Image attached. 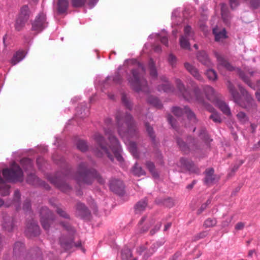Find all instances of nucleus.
<instances>
[{
    "mask_svg": "<svg viewBox=\"0 0 260 260\" xmlns=\"http://www.w3.org/2000/svg\"><path fill=\"white\" fill-rule=\"evenodd\" d=\"M161 81L162 83L158 85L157 87L158 91H162L166 92H170L173 91V87L166 77H162Z\"/></svg>",
    "mask_w": 260,
    "mask_h": 260,
    "instance_id": "nucleus-23",
    "label": "nucleus"
},
{
    "mask_svg": "<svg viewBox=\"0 0 260 260\" xmlns=\"http://www.w3.org/2000/svg\"><path fill=\"white\" fill-rule=\"evenodd\" d=\"M4 178L11 182H21L23 179V173L21 168L15 162H13L10 169L3 170Z\"/></svg>",
    "mask_w": 260,
    "mask_h": 260,
    "instance_id": "nucleus-7",
    "label": "nucleus"
},
{
    "mask_svg": "<svg viewBox=\"0 0 260 260\" xmlns=\"http://www.w3.org/2000/svg\"><path fill=\"white\" fill-rule=\"evenodd\" d=\"M59 242L60 246L65 250H70L74 247H79L81 246V242H78L76 243L73 242L72 235L68 236H62L59 239Z\"/></svg>",
    "mask_w": 260,
    "mask_h": 260,
    "instance_id": "nucleus-12",
    "label": "nucleus"
},
{
    "mask_svg": "<svg viewBox=\"0 0 260 260\" xmlns=\"http://www.w3.org/2000/svg\"><path fill=\"white\" fill-rule=\"evenodd\" d=\"M60 224L62 226V227L64 228L67 231H70L72 233L74 232V230L68 224L64 223L63 222H61Z\"/></svg>",
    "mask_w": 260,
    "mask_h": 260,
    "instance_id": "nucleus-63",
    "label": "nucleus"
},
{
    "mask_svg": "<svg viewBox=\"0 0 260 260\" xmlns=\"http://www.w3.org/2000/svg\"><path fill=\"white\" fill-rule=\"evenodd\" d=\"M133 174L137 176H140L145 174V171L140 166H138L137 164H136L133 169Z\"/></svg>",
    "mask_w": 260,
    "mask_h": 260,
    "instance_id": "nucleus-43",
    "label": "nucleus"
},
{
    "mask_svg": "<svg viewBox=\"0 0 260 260\" xmlns=\"http://www.w3.org/2000/svg\"><path fill=\"white\" fill-rule=\"evenodd\" d=\"M206 98L213 102H215L217 99V93L213 87L209 85H205L203 88Z\"/></svg>",
    "mask_w": 260,
    "mask_h": 260,
    "instance_id": "nucleus-22",
    "label": "nucleus"
},
{
    "mask_svg": "<svg viewBox=\"0 0 260 260\" xmlns=\"http://www.w3.org/2000/svg\"><path fill=\"white\" fill-rule=\"evenodd\" d=\"M227 86L234 101L240 106L248 110L253 109L255 107L253 98L241 85H238V87L242 95L244 96V100L241 99L239 93L235 89L234 85L231 82H228Z\"/></svg>",
    "mask_w": 260,
    "mask_h": 260,
    "instance_id": "nucleus-4",
    "label": "nucleus"
},
{
    "mask_svg": "<svg viewBox=\"0 0 260 260\" xmlns=\"http://www.w3.org/2000/svg\"><path fill=\"white\" fill-rule=\"evenodd\" d=\"M156 246L155 244H153L152 246L148 250H146V248L144 246H140L137 249V252L139 254L141 255L144 253V260H146L148 257L151 255L155 251Z\"/></svg>",
    "mask_w": 260,
    "mask_h": 260,
    "instance_id": "nucleus-21",
    "label": "nucleus"
},
{
    "mask_svg": "<svg viewBox=\"0 0 260 260\" xmlns=\"http://www.w3.org/2000/svg\"><path fill=\"white\" fill-rule=\"evenodd\" d=\"M180 164L181 167L188 170L190 172H193L195 171V167L193 162L191 160L182 158L180 159Z\"/></svg>",
    "mask_w": 260,
    "mask_h": 260,
    "instance_id": "nucleus-30",
    "label": "nucleus"
},
{
    "mask_svg": "<svg viewBox=\"0 0 260 260\" xmlns=\"http://www.w3.org/2000/svg\"><path fill=\"white\" fill-rule=\"evenodd\" d=\"M40 216L42 226L45 230H48L50 225L55 220L54 215L47 207H43L40 210Z\"/></svg>",
    "mask_w": 260,
    "mask_h": 260,
    "instance_id": "nucleus-10",
    "label": "nucleus"
},
{
    "mask_svg": "<svg viewBox=\"0 0 260 260\" xmlns=\"http://www.w3.org/2000/svg\"><path fill=\"white\" fill-rule=\"evenodd\" d=\"M27 182L32 185H36L40 183V180L34 174H30L27 178Z\"/></svg>",
    "mask_w": 260,
    "mask_h": 260,
    "instance_id": "nucleus-44",
    "label": "nucleus"
},
{
    "mask_svg": "<svg viewBox=\"0 0 260 260\" xmlns=\"http://www.w3.org/2000/svg\"><path fill=\"white\" fill-rule=\"evenodd\" d=\"M214 171L212 168L207 169L205 172V177L204 182L207 185H211L215 183L218 180L219 177L214 174Z\"/></svg>",
    "mask_w": 260,
    "mask_h": 260,
    "instance_id": "nucleus-17",
    "label": "nucleus"
},
{
    "mask_svg": "<svg viewBox=\"0 0 260 260\" xmlns=\"http://www.w3.org/2000/svg\"><path fill=\"white\" fill-rule=\"evenodd\" d=\"M198 60L207 67H212V63L205 51L199 52L197 55Z\"/></svg>",
    "mask_w": 260,
    "mask_h": 260,
    "instance_id": "nucleus-28",
    "label": "nucleus"
},
{
    "mask_svg": "<svg viewBox=\"0 0 260 260\" xmlns=\"http://www.w3.org/2000/svg\"><path fill=\"white\" fill-rule=\"evenodd\" d=\"M74 178L80 185L91 184L94 179H96L101 184L105 182L104 179L95 170H88L86 165L84 162L79 166L77 173Z\"/></svg>",
    "mask_w": 260,
    "mask_h": 260,
    "instance_id": "nucleus-3",
    "label": "nucleus"
},
{
    "mask_svg": "<svg viewBox=\"0 0 260 260\" xmlns=\"http://www.w3.org/2000/svg\"><path fill=\"white\" fill-rule=\"evenodd\" d=\"M157 36V38L160 39L161 42L164 44L166 46L168 45V40L167 36L165 32H163L162 34L156 35Z\"/></svg>",
    "mask_w": 260,
    "mask_h": 260,
    "instance_id": "nucleus-55",
    "label": "nucleus"
},
{
    "mask_svg": "<svg viewBox=\"0 0 260 260\" xmlns=\"http://www.w3.org/2000/svg\"><path fill=\"white\" fill-rule=\"evenodd\" d=\"M172 111L174 115L178 117L185 113L191 122H196V117L194 114L187 107H184L183 109L179 107H174L172 108Z\"/></svg>",
    "mask_w": 260,
    "mask_h": 260,
    "instance_id": "nucleus-13",
    "label": "nucleus"
},
{
    "mask_svg": "<svg viewBox=\"0 0 260 260\" xmlns=\"http://www.w3.org/2000/svg\"><path fill=\"white\" fill-rule=\"evenodd\" d=\"M20 198L21 194L20 191L19 190L16 189L14 192L12 201L8 200L5 203L3 200L0 198V207L3 205H5L7 207L14 205L16 208H18L20 207Z\"/></svg>",
    "mask_w": 260,
    "mask_h": 260,
    "instance_id": "nucleus-16",
    "label": "nucleus"
},
{
    "mask_svg": "<svg viewBox=\"0 0 260 260\" xmlns=\"http://www.w3.org/2000/svg\"><path fill=\"white\" fill-rule=\"evenodd\" d=\"M184 67L187 71L197 80L202 81L203 78L197 68L188 62L184 63Z\"/></svg>",
    "mask_w": 260,
    "mask_h": 260,
    "instance_id": "nucleus-24",
    "label": "nucleus"
},
{
    "mask_svg": "<svg viewBox=\"0 0 260 260\" xmlns=\"http://www.w3.org/2000/svg\"><path fill=\"white\" fill-rule=\"evenodd\" d=\"M236 117L239 121L242 124H244L248 121V117L243 112H239L236 115Z\"/></svg>",
    "mask_w": 260,
    "mask_h": 260,
    "instance_id": "nucleus-41",
    "label": "nucleus"
},
{
    "mask_svg": "<svg viewBox=\"0 0 260 260\" xmlns=\"http://www.w3.org/2000/svg\"><path fill=\"white\" fill-rule=\"evenodd\" d=\"M147 203L145 200H143L139 201L135 205V211L137 213H140L141 212L144 211L146 207H147Z\"/></svg>",
    "mask_w": 260,
    "mask_h": 260,
    "instance_id": "nucleus-35",
    "label": "nucleus"
},
{
    "mask_svg": "<svg viewBox=\"0 0 260 260\" xmlns=\"http://www.w3.org/2000/svg\"><path fill=\"white\" fill-rule=\"evenodd\" d=\"M121 257L123 260H137L136 258L132 259V253L131 250L128 248L122 250Z\"/></svg>",
    "mask_w": 260,
    "mask_h": 260,
    "instance_id": "nucleus-38",
    "label": "nucleus"
},
{
    "mask_svg": "<svg viewBox=\"0 0 260 260\" xmlns=\"http://www.w3.org/2000/svg\"><path fill=\"white\" fill-rule=\"evenodd\" d=\"M69 7V2L67 0H58L57 3V13L59 15L67 14Z\"/></svg>",
    "mask_w": 260,
    "mask_h": 260,
    "instance_id": "nucleus-26",
    "label": "nucleus"
},
{
    "mask_svg": "<svg viewBox=\"0 0 260 260\" xmlns=\"http://www.w3.org/2000/svg\"><path fill=\"white\" fill-rule=\"evenodd\" d=\"M77 147L80 151L84 152L87 150L88 146L85 141L79 140L77 143Z\"/></svg>",
    "mask_w": 260,
    "mask_h": 260,
    "instance_id": "nucleus-49",
    "label": "nucleus"
},
{
    "mask_svg": "<svg viewBox=\"0 0 260 260\" xmlns=\"http://www.w3.org/2000/svg\"><path fill=\"white\" fill-rule=\"evenodd\" d=\"M211 203V200H208L206 203L202 205L200 209L198 211V214H201L207 207L208 205Z\"/></svg>",
    "mask_w": 260,
    "mask_h": 260,
    "instance_id": "nucleus-59",
    "label": "nucleus"
},
{
    "mask_svg": "<svg viewBox=\"0 0 260 260\" xmlns=\"http://www.w3.org/2000/svg\"><path fill=\"white\" fill-rule=\"evenodd\" d=\"M24 57V52L23 51H18L14 55L11 59V63L13 65H15L21 61Z\"/></svg>",
    "mask_w": 260,
    "mask_h": 260,
    "instance_id": "nucleus-31",
    "label": "nucleus"
},
{
    "mask_svg": "<svg viewBox=\"0 0 260 260\" xmlns=\"http://www.w3.org/2000/svg\"><path fill=\"white\" fill-rule=\"evenodd\" d=\"M121 100L123 104L128 109L131 110L132 108V104L129 101L128 99L124 94H123L121 98Z\"/></svg>",
    "mask_w": 260,
    "mask_h": 260,
    "instance_id": "nucleus-53",
    "label": "nucleus"
},
{
    "mask_svg": "<svg viewBox=\"0 0 260 260\" xmlns=\"http://www.w3.org/2000/svg\"><path fill=\"white\" fill-rule=\"evenodd\" d=\"M146 220V217H143L142 218L141 220L139 221L138 225V233L140 234L144 233L146 232L149 228V226L148 225H143L144 221Z\"/></svg>",
    "mask_w": 260,
    "mask_h": 260,
    "instance_id": "nucleus-34",
    "label": "nucleus"
},
{
    "mask_svg": "<svg viewBox=\"0 0 260 260\" xmlns=\"http://www.w3.org/2000/svg\"><path fill=\"white\" fill-rule=\"evenodd\" d=\"M147 131L150 137L151 138L153 141H154L155 135L152 127H151L148 123L145 124Z\"/></svg>",
    "mask_w": 260,
    "mask_h": 260,
    "instance_id": "nucleus-56",
    "label": "nucleus"
},
{
    "mask_svg": "<svg viewBox=\"0 0 260 260\" xmlns=\"http://www.w3.org/2000/svg\"><path fill=\"white\" fill-rule=\"evenodd\" d=\"M145 73L144 66L138 62L137 69L132 70L133 76L128 79L131 86L137 92L148 91L147 82L143 77Z\"/></svg>",
    "mask_w": 260,
    "mask_h": 260,
    "instance_id": "nucleus-6",
    "label": "nucleus"
},
{
    "mask_svg": "<svg viewBox=\"0 0 260 260\" xmlns=\"http://www.w3.org/2000/svg\"><path fill=\"white\" fill-rule=\"evenodd\" d=\"M49 180L63 192H67L70 189V186L58 178H50Z\"/></svg>",
    "mask_w": 260,
    "mask_h": 260,
    "instance_id": "nucleus-25",
    "label": "nucleus"
},
{
    "mask_svg": "<svg viewBox=\"0 0 260 260\" xmlns=\"http://www.w3.org/2000/svg\"><path fill=\"white\" fill-rule=\"evenodd\" d=\"M213 34L216 42H222L228 36L224 28L216 26L213 29Z\"/></svg>",
    "mask_w": 260,
    "mask_h": 260,
    "instance_id": "nucleus-20",
    "label": "nucleus"
},
{
    "mask_svg": "<svg viewBox=\"0 0 260 260\" xmlns=\"http://www.w3.org/2000/svg\"><path fill=\"white\" fill-rule=\"evenodd\" d=\"M25 232L28 237L37 236L40 234V228L36 222L32 221L27 224Z\"/></svg>",
    "mask_w": 260,
    "mask_h": 260,
    "instance_id": "nucleus-18",
    "label": "nucleus"
},
{
    "mask_svg": "<svg viewBox=\"0 0 260 260\" xmlns=\"http://www.w3.org/2000/svg\"><path fill=\"white\" fill-rule=\"evenodd\" d=\"M93 139L98 145V147L93 150L95 155L98 157H102L105 154L111 160H113L112 155L110 154L108 150L104 137L100 133H96L93 136Z\"/></svg>",
    "mask_w": 260,
    "mask_h": 260,
    "instance_id": "nucleus-8",
    "label": "nucleus"
},
{
    "mask_svg": "<svg viewBox=\"0 0 260 260\" xmlns=\"http://www.w3.org/2000/svg\"><path fill=\"white\" fill-rule=\"evenodd\" d=\"M239 76L248 86H251V83L248 77V75L252 76L256 73L255 71H250L249 70L245 69L244 72L241 71L240 69H237Z\"/></svg>",
    "mask_w": 260,
    "mask_h": 260,
    "instance_id": "nucleus-27",
    "label": "nucleus"
},
{
    "mask_svg": "<svg viewBox=\"0 0 260 260\" xmlns=\"http://www.w3.org/2000/svg\"><path fill=\"white\" fill-rule=\"evenodd\" d=\"M30 208H31V204H30V201L26 200L24 202L23 206V209L24 211H28L30 210Z\"/></svg>",
    "mask_w": 260,
    "mask_h": 260,
    "instance_id": "nucleus-60",
    "label": "nucleus"
},
{
    "mask_svg": "<svg viewBox=\"0 0 260 260\" xmlns=\"http://www.w3.org/2000/svg\"><path fill=\"white\" fill-rule=\"evenodd\" d=\"M250 5L254 9L257 8L260 5V0H251Z\"/></svg>",
    "mask_w": 260,
    "mask_h": 260,
    "instance_id": "nucleus-61",
    "label": "nucleus"
},
{
    "mask_svg": "<svg viewBox=\"0 0 260 260\" xmlns=\"http://www.w3.org/2000/svg\"><path fill=\"white\" fill-rule=\"evenodd\" d=\"M214 103L215 105L218 107L224 114L227 116L231 115L230 108L225 102L217 100Z\"/></svg>",
    "mask_w": 260,
    "mask_h": 260,
    "instance_id": "nucleus-29",
    "label": "nucleus"
},
{
    "mask_svg": "<svg viewBox=\"0 0 260 260\" xmlns=\"http://www.w3.org/2000/svg\"><path fill=\"white\" fill-rule=\"evenodd\" d=\"M3 228L7 231L12 230L14 226L13 219L11 217H6L4 219Z\"/></svg>",
    "mask_w": 260,
    "mask_h": 260,
    "instance_id": "nucleus-32",
    "label": "nucleus"
},
{
    "mask_svg": "<svg viewBox=\"0 0 260 260\" xmlns=\"http://www.w3.org/2000/svg\"><path fill=\"white\" fill-rule=\"evenodd\" d=\"M76 210L79 216H84L89 213V211L84 204L79 203L77 204Z\"/></svg>",
    "mask_w": 260,
    "mask_h": 260,
    "instance_id": "nucleus-33",
    "label": "nucleus"
},
{
    "mask_svg": "<svg viewBox=\"0 0 260 260\" xmlns=\"http://www.w3.org/2000/svg\"><path fill=\"white\" fill-rule=\"evenodd\" d=\"M217 223L216 220L214 218H208L206 219L204 223V226L207 228L215 226Z\"/></svg>",
    "mask_w": 260,
    "mask_h": 260,
    "instance_id": "nucleus-51",
    "label": "nucleus"
},
{
    "mask_svg": "<svg viewBox=\"0 0 260 260\" xmlns=\"http://www.w3.org/2000/svg\"><path fill=\"white\" fill-rule=\"evenodd\" d=\"M121 80V77L118 73H116L113 77H108L105 82V84L110 83L111 82L118 83Z\"/></svg>",
    "mask_w": 260,
    "mask_h": 260,
    "instance_id": "nucleus-40",
    "label": "nucleus"
},
{
    "mask_svg": "<svg viewBox=\"0 0 260 260\" xmlns=\"http://www.w3.org/2000/svg\"><path fill=\"white\" fill-rule=\"evenodd\" d=\"M161 226V223L160 222H157L154 226V227L151 230L150 234L153 235L158 231Z\"/></svg>",
    "mask_w": 260,
    "mask_h": 260,
    "instance_id": "nucleus-57",
    "label": "nucleus"
},
{
    "mask_svg": "<svg viewBox=\"0 0 260 260\" xmlns=\"http://www.w3.org/2000/svg\"><path fill=\"white\" fill-rule=\"evenodd\" d=\"M115 118L119 135L123 140L129 152L135 157H138L137 146L129 138L137 137V131L132 115L121 111H117Z\"/></svg>",
    "mask_w": 260,
    "mask_h": 260,
    "instance_id": "nucleus-1",
    "label": "nucleus"
},
{
    "mask_svg": "<svg viewBox=\"0 0 260 260\" xmlns=\"http://www.w3.org/2000/svg\"><path fill=\"white\" fill-rule=\"evenodd\" d=\"M214 54L218 62V69L219 71L222 69H225L230 71L235 70V68L219 53L215 52Z\"/></svg>",
    "mask_w": 260,
    "mask_h": 260,
    "instance_id": "nucleus-15",
    "label": "nucleus"
},
{
    "mask_svg": "<svg viewBox=\"0 0 260 260\" xmlns=\"http://www.w3.org/2000/svg\"><path fill=\"white\" fill-rule=\"evenodd\" d=\"M188 144H186L182 139L178 138L177 143L180 149L185 153L189 150L195 151L197 149V144L194 139L189 138L188 141H190Z\"/></svg>",
    "mask_w": 260,
    "mask_h": 260,
    "instance_id": "nucleus-14",
    "label": "nucleus"
},
{
    "mask_svg": "<svg viewBox=\"0 0 260 260\" xmlns=\"http://www.w3.org/2000/svg\"><path fill=\"white\" fill-rule=\"evenodd\" d=\"M10 186L8 185L3 184L0 185V194L3 196H6L10 193Z\"/></svg>",
    "mask_w": 260,
    "mask_h": 260,
    "instance_id": "nucleus-47",
    "label": "nucleus"
},
{
    "mask_svg": "<svg viewBox=\"0 0 260 260\" xmlns=\"http://www.w3.org/2000/svg\"><path fill=\"white\" fill-rule=\"evenodd\" d=\"M167 118H168V120L169 122L170 123V124L172 125V126L173 127L175 128V123L176 122V120L173 118V117L172 116H171V115H168Z\"/></svg>",
    "mask_w": 260,
    "mask_h": 260,
    "instance_id": "nucleus-62",
    "label": "nucleus"
},
{
    "mask_svg": "<svg viewBox=\"0 0 260 260\" xmlns=\"http://www.w3.org/2000/svg\"><path fill=\"white\" fill-rule=\"evenodd\" d=\"M147 101L150 105H152L157 108H161L162 107L161 103L157 98L151 96H149L147 99Z\"/></svg>",
    "mask_w": 260,
    "mask_h": 260,
    "instance_id": "nucleus-39",
    "label": "nucleus"
},
{
    "mask_svg": "<svg viewBox=\"0 0 260 260\" xmlns=\"http://www.w3.org/2000/svg\"><path fill=\"white\" fill-rule=\"evenodd\" d=\"M175 83L180 94L185 100L189 102L196 101L198 103L205 105L206 109L210 112L213 113L210 116V118L216 123H220L221 122L220 117L217 113L215 112L214 108L209 105H205L203 96L198 86H194L193 91V96H192L189 91L185 88L183 82L179 79H176L175 80Z\"/></svg>",
    "mask_w": 260,
    "mask_h": 260,
    "instance_id": "nucleus-2",
    "label": "nucleus"
},
{
    "mask_svg": "<svg viewBox=\"0 0 260 260\" xmlns=\"http://www.w3.org/2000/svg\"><path fill=\"white\" fill-rule=\"evenodd\" d=\"M178 11L177 10H175L172 12V18L173 23H174V24H176L175 19H176V18L178 16ZM177 24H176V25Z\"/></svg>",
    "mask_w": 260,
    "mask_h": 260,
    "instance_id": "nucleus-64",
    "label": "nucleus"
},
{
    "mask_svg": "<svg viewBox=\"0 0 260 260\" xmlns=\"http://www.w3.org/2000/svg\"><path fill=\"white\" fill-rule=\"evenodd\" d=\"M87 0H71L72 5L73 7L79 8L83 7L86 3Z\"/></svg>",
    "mask_w": 260,
    "mask_h": 260,
    "instance_id": "nucleus-52",
    "label": "nucleus"
},
{
    "mask_svg": "<svg viewBox=\"0 0 260 260\" xmlns=\"http://www.w3.org/2000/svg\"><path fill=\"white\" fill-rule=\"evenodd\" d=\"M168 61L170 64L174 67L176 62V57L172 54H170L168 57Z\"/></svg>",
    "mask_w": 260,
    "mask_h": 260,
    "instance_id": "nucleus-58",
    "label": "nucleus"
},
{
    "mask_svg": "<svg viewBox=\"0 0 260 260\" xmlns=\"http://www.w3.org/2000/svg\"><path fill=\"white\" fill-rule=\"evenodd\" d=\"M189 38L185 37V36H181L179 39V43L182 48L184 49H190V46L189 43Z\"/></svg>",
    "mask_w": 260,
    "mask_h": 260,
    "instance_id": "nucleus-37",
    "label": "nucleus"
},
{
    "mask_svg": "<svg viewBox=\"0 0 260 260\" xmlns=\"http://www.w3.org/2000/svg\"><path fill=\"white\" fill-rule=\"evenodd\" d=\"M56 212L60 217L67 219H70L69 215L63 208L57 207L56 209Z\"/></svg>",
    "mask_w": 260,
    "mask_h": 260,
    "instance_id": "nucleus-50",
    "label": "nucleus"
},
{
    "mask_svg": "<svg viewBox=\"0 0 260 260\" xmlns=\"http://www.w3.org/2000/svg\"><path fill=\"white\" fill-rule=\"evenodd\" d=\"M149 68L150 69V76L153 78H155L157 77V73L155 67V64L153 60L152 59H150L149 62Z\"/></svg>",
    "mask_w": 260,
    "mask_h": 260,
    "instance_id": "nucleus-42",
    "label": "nucleus"
},
{
    "mask_svg": "<svg viewBox=\"0 0 260 260\" xmlns=\"http://www.w3.org/2000/svg\"><path fill=\"white\" fill-rule=\"evenodd\" d=\"M146 166L153 176H158V174L156 173L155 170L154 164L152 162L149 161H147L146 163Z\"/></svg>",
    "mask_w": 260,
    "mask_h": 260,
    "instance_id": "nucleus-48",
    "label": "nucleus"
},
{
    "mask_svg": "<svg viewBox=\"0 0 260 260\" xmlns=\"http://www.w3.org/2000/svg\"><path fill=\"white\" fill-rule=\"evenodd\" d=\"M46 16L44 13H39L31 23V29L37 33L40 32L47 26Z\"/></svg>",
    "mask_w": 260,
    "mask_h": 260,
    "instance_id": "nucleus-11",
    "label": "nucleus"
},
{
    "mask_svg": "<svg viewBox=\"0 0 260 260\" xmlns=\"http://www.w3.org/2000/svg\"><path fill=\"white\" fill-rule=\"evenodd\" d=\"M184 34L182 36H185L186 38H191L192 37L193 32L191 27L189 25H186L184 28Z\"/></svg>",
    "mask_w": 260,
    "mask_h": 260,
    "instance_id": "nucleus-54",
    "label": "nucleus"
},
{
    "mask_svg": "<svg viewBox=\"0 0 260 260\" xmlns=\"http://www.w3.org/2000/svg\"><path fill=\"white\" fill-rule=\"evenodd\" d=\"M104 131L105 135L108 137L110 145L109 147L112 151L114 156L117 160L121 162L123 161V158L121 155L122 152L121 147L119 142L117 138L113 135V123L112 119L107 118L105 120Z\"/></svg>",
    "mask_w": 260,
    "mask_h": 260,
    "instance_id": "nucleus-5",
    "label": "nucleus"
},
{
    "mask_svg": "<svg viewBox=\"0 0 260 260\" xmlns=\"http://www.w3.org/2000/svg\"><path fill=\"white\" fill-rule=\"evenodd\" d=\"M30 11L27 6L24 5L21 8L15 23L16 30L20 31L24 28L30 18Z\"/></svg>",
    "mask_w": 260,
    "mask_h": 260,
    "instance_id": "nucleus-9",
    "label": "nucleus"
},
{
    "mask_svg": "<svg viewBox=\"0 0 260 260\" xmlns=\"http://www.w3.org/2000/svg\"><path fill=\"white\" fill-rule=\"evenodd\" d=\"M24 244L20 242H16L14 246V253L15 255L21 252L24 249Z\"/></svg>",
    "mask_w": 260,
    "mask_h": 260,
    "instance_id": "nucleus-46",
    "label": "nucleus"
},
{
    "mask_svg": "<svg viewBox=\"0 0 260 260\" xmlns=\"http://www.w3.org/2000/svg\"><path fill=\"white\" fill-rule=\"evenodd\" d=\"M110 188L113 192L121 194L123 192L124 188L123 182L116 179H112L110 182Z\"/></svg>",
    "mask_w": 260,
    "mask_h": 260,
    "instance_id": "nucleus-19",
    "label": "nucleus"
},
{
    "mask_svg": "<svg viewBox=\"0 0 260 260\" xmlns=\"http://www.w3.org/2000/svg\"><path fill=\"white\" fill-rule=\"evenodd\" d=\"M21 165L25 171L31 170L33 167L32 160L27 158H24L21 160Z\"/></svg>",
    "mask_w": 260,
    "mask_h": 260,
    "instance_id": "nucleus-36",
    "label": "nucleus"
},
{
    "mask_svg": "<svg viewBox=\"0 0 260 260\" xmlns=\"http://www.w3.org/2000/svg\"><path fill=\"white\" fill-rule=\"evenodd\" d=\"M205 74L208 79L211 81H215L217 78L216 72L212 69L207 70Z\"/></svg>",
    "mask_w": 260,
    "mask_h": 260,
    "instance_id": "nucleus-45",
    "label": "nucleus"
}]
</instances>
